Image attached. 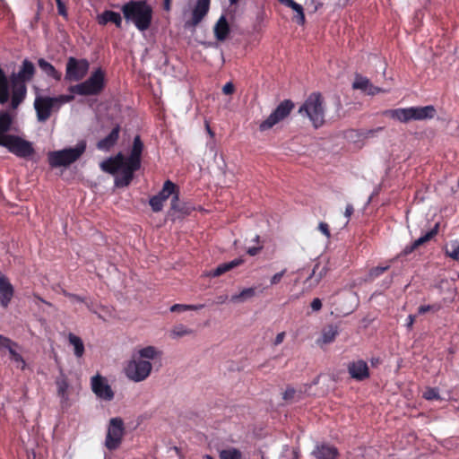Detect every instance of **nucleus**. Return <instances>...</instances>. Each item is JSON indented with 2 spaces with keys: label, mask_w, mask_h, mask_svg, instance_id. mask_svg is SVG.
Returning <instances> with one entry per match:
<instances>
[{
  "label": "nucleus",
  "mask_w": 459,
  "mask_h": 459,
  "mask_svg": "<svg viewBox=\"0 0 459 459\" xmlns=\"http://www.w3.org/2000/svg\"><path fill=\"white\" fill-rule=\"evenodd\" d=\"M255 296V288H247L240 291L238 294L232 295L230 301L234 303H243Z\"/></svg>",
  "instance_id": "nucleus-29"
},
{
  "label": "nucleus",
  "mask_w": 459,
  "mask_h": 459,
  "mask_svg": "<svg viewBox=\"0 0 459 459\" xmlns=\"http://www.w3.org/2000/svg\"><path fill=\"white\" fill-rule=\"evenodd\" d=\"M0 348L6 349L10 355L11 351H15L17 348H19V344L8 337L0 335Z\"/></svg>",
  "instance_id": "nucleus-36"
},
{
  "label": "nucleus",
  "mask_w": 459,
  "mask_h": 459,
  "mask_svg": "<svg viewBox=\"0 0 459 459\" xmlns=\"http://www.w3.org/2000/svg\"><path fill=\"white\" fill-rule=\"evenodd\" d=\"M354 212V208H353V205L349 204L346 205V208H345V212H344V215L346 218H350L351 216V214L353 213Z\"/></svg>",
  "instance_id": "nucleus-62"
},
{
  "label": "nucleus",
  "mask_w": 459,
  "mask_h": 459,
  "mask_svg": "<svg viewBox=\"0 0 459 459\" xmlns=\"http://www.w3.org/2000/svg\"><path fill=\"white\" fill-rule=\"evenodd\" d=\"M244 263V260L242 258H236L230 262L222 263L219 264L216 268L211 270L208 273L210 277H219L234 268H237L238 266L241 265Z\"/></svg>",
  "instance_id": "nucleus-19"
},
{
  "label": "nucleus",
  "mask_w": 459,
  "mask_h": 459,
  "mask_svg": "<svg viewBox=\"0 0 459 459\" xmlns=\"http://www.w3.org/2000/svg\"><path fill=\"white\" fill-rule=\"evenodd\" d=\"M390 265L387 264L385 266H377L369 270L368 278L369 280H374L383 274L385 271L389 269Z\"/></svg>",
  "instance_id": "nucleus-45"
},
{
  "label": "nucleus",
  "mask_w": 459,
  "mask_h": 459,
  "mask_svg": "<svg viewBox=\"0 0 459 459\" xmlns=\"http://www.w3.org/2000/svg\"><path fill=\"white\" fill-rule=\"evenodd\" d=\"M348 372L357 381H363L369 377V368L366 361L358 359L348 365Z\"/></svg>",
  "instance_id": "nucleus-15"
},
{
  "label": "nucleus",
  "mask_w": 459,
  "mask_h": 459,
  "mask_svg": "<svg viewBox=\"0 0 459 459\" xmlns=\"http://www.w3.org/2000/svg\"><path fill=\"white\" fill-rule=\"evenodd\" d=\"M383 130V127H377L376 129H370V130H365L361 133V135L364 138H370L373 137L377 133Z\"/></svg>",
  "instance_id": "nucleus-56"
},
{
  "label": "nucleus",
  "mask_w": 459,
  "mask_h": 459,
  "mask_svg": "<svg viewBox=\"0 0 459 459\" xmlns=\"http://www.w3.org/2000/svg\"><path fill=\"white\" fill-rule=\"evenodd\" d=\"M68 340L70 344L74 346V355L81 358L84 353V345L82 339L74 333H69Z\"/></svg>",
  "instance_id": "nucleus-31"
},
{
  "label": "nucleus",
  "mask_w": 459,
  "mask_h": 459,
  "mask_svg": "<svg viewBox=\"0 0 459 459\" xmlns=\"http://www.w3.org/2000/svg\"><path fill=\"white\" fill-rule=\"evenodd\" d=\"M14 294L13 286L11 284L7 277L0 276V305L6 308Z\"/></svg>",
  "instance_id": "nucleus-16"
},
{
  "label": "nucleus",
  "mask_w": 459,
  "mask_h": 459,
  "mask_svg": "<svg viewBox=\"0 0 459 459\" xmlns=\"http://www.w3.org/2000/svg\"><path fill=\"white\" fill-rule=\"evenodd\" d=\"M34 108L38 120L45 122L51 117L52 110L56 108V105L52 97L38 96L34 100Z\"/></svg>",
  "instance_id": "nucleus-12"
},
{
  "label": "nucleus",
  "mask_w": 459,
  "mask_h": 459,
  "mask_svg": "<svg viewBox=\"0 0 459 459\" xmlns=\"http://www.w3.org/2000/svg\"><path fill=\"white\" fill-rule=\"evenodd\" d=\"M439 309V306L437 305H422L419 307L418 312L419 314H425L429 311L436 312Z\"/></svg>",
  "instance_id": "nucleus-51"
},
{
  "label": "nucleus",
  "mask_w": 459,
  "mask_h": 459,
  "mask_svg": "<svg viewBox=\"0 0 459 459\" xmlns=\"http://www.w3.org/2000/svg\"><path fill=\"white\" fill-rule=\"evenodd\" d=\"M294 108V103L290 100L281 101L272 114L262 123L260 130H267L286 118Z\"/></svg>",
  "instance_id": "nucleus-11"
},
{
  "label": "nucleus",
  "mask_w": 459,
  "mask_h": 459,
  "mask_svg": "<svg viewBox=\"0 0 459 459\" xmlns=\"http://www.w3.org/2000/svg\"><path fill=\"white\" fill-rule=\"evenodd\" d=\"M385 114L388 115L393 119L398 120L399 122L402 123H408L409 121L413 120L411 107L390 109L385 111Z\"/></svg>",
  "instance_id": "nucleus-24"
},
{
  "label": "nucleus",
  "mask_w": 459,
  "mask_h": 459,
  "mask_svg": "<svg viewBox=\"0 0 459 459\" xmlns=\"http://www.w3.org/2000/svg\"><path fill=\"white\" fill-rule=\"evenodd\" d=\"M178 203H179V190H178V187H177V190L171 198V203H170L171 209H173L175 211H180L181 209L179 208Z\"/></svg>",
  "instance_id": "nucleus-50"
},
{
  "label": "nucleus",
  "mask_w": 459,
  "mask_h": 459,
  "mask_svg": "<svg viewBox=\"0 0 459 459\" xmlns=\"http://www.w3.org/2000/svg\"><path fill=\"white\" fill-rule=\"evenodd\" d=\"M219 456L220 459H242V453L235 447H230L221 450Z\"/></svg>",
  "instance_id": "nucleus-33"
},
{
  "label": "nucleus",
  "mask_w": 459,
  "mask_h": 459,
  "mask_svg": "<svg viewBox=\"0 0 459 459\" xmlns=\"http://www.w3.org/2000/svg\"><path fill=\"white\" fill-rule=\"evenodd\" d=\"M192 333H193V330L186 327L183 325H178L174 326L173 329L171 330V336L173 338H178V337L189 335Z\"/></svg>",
  "instance_id": "nucleus-38"
},
{
  "label": "nucleus",
  "mask_w": 459,
  "mask_h": 459,
  "mask_svg": "<svg viewBox=\"0 0 459 459\" xmlns=\"http://www.w3.org/2000/svg\"><path fill=\"white\" fill-rule=\"evenodd\" d=\"M327 272L328 268L326 266H323L320 269L319 264H316L308 279L316 277V283H318L326 275Z\"/></svg>",
  "instance_id": "nucleus-40"
},
{
  "label": "nucleus",
  "mask_w": 459,
  "mask_h": 459,
  "mask_svg": "<svg viewBox=\"0 0 459 459\" xmlns=\"http://www.w3.org/2000/svg\"><path fill=\"white\" fill-rule=\"evenodd\" d=\"M10 359L13 361L16 364V368H20L21 370H24L26 368V361L22 358V356L17 352V351H11Z\"/></svg>",
  "instance_id": "nucleus-39"
},
{
  "label": "nucleus",
  "mask_w": 459,
  "mask_h": 459,
  "mask_svg": "<svg viewBox=\"0 0 459 459\" xmlns=\"http://www.w3.org/2000/svg\"><path fill=\"white\" fill-rule=\"evenodd\" d=\"M284 337H285L284 332L279 333L275 337L274 345H279L280 343H281L284 340Z\"/></svg>",
  "instance_id": "nucleus-63"
},
{
  "label": "nucleus",
  "mask_w": 459,
  "mask_h": 459,
  "mask_svg": "<svg viewBox=\"0 0 459 459\" xmlns=\"http://www.w3.org/2000/svg\"><path fill=\"white\" fill-rule=\"evenodd\" d=\"M63 294L71 299H74V300H76L78 302H85V299L77 295V294H74V293H70V292H67L66 290H63Z\"/></svg>",
  "instance_id": "nucleus-58"
},
{
  "label": "nucleus",
  "mask_w": 459,
  "mask_h": 459,
  "mask_svg": "<svg viewBox=\"0 0 459 459\" xmlns=\"http://www.w3.org/2000/svg\"><path fill=\"white\" fill-rule=\"evenodd\" d=\"M437 229H438V224H436L435 227L431 230L428 231L426 234H424L423 236H421L420 238H419L418 239L413 241L414 247H416V248H418L421 245L429 241L434 236H436L437 234Z\"/></svg>",
  "instance_id": "nucleus-34"
},
{
  "label": "nucleus",
  "mask_w": 459,
  "mask_h": 459,
  "mask_svg": "<svg viewBox=\"0 0 459 459\" xmlns=\"http://www.w3.org/2000/svg\"><path fill=\"white\" fill-rule=\"evenodd\" d=\"M55 2L56 4L58 14L61 15L62 17H64L65 19H67V17H68L67 9H66V6H65V3L63 2V0H55Z\"/></svg>",
  "instance_id": "nucleus-49"
},
{
  "label": "nucleus",
  "mask_w": 459,
  "mask_h": 459,
  "mask_svg": "<svg viewBox=\"0 0 459 459\" xmlns=\"http://www.w3.org/2000/svg\"><path fill=\"white\" fill-rule=\"evenodd\" d=\"M143 151V143L139 135L134 138L133 146L131 149L130 155L126 158L127 161L132 164L141 166V157Z\"/></svg>",
  "instance_id": "nucleus-20"
},
{
  "label": "nucleus",
  "mask_w": 459,
  "mask_h": 459,
  "mask_svg": "<svg viewBox=\"0 0 459 459\" xmlns=\"http://www.w3.org/2000/svg\"><path fill=\"white\" fill-rule=\"evenodd\" d=\"M90 68L87 59L70 56L65 65V80L79 82L85 77Z\"/></svg>",
  "instance_id": "nucleus-10"
},
{
  "label": "nucleus",
  "mask_w": 459,
  "mask_h": 459,
  "mask_svg": "<svg viewBox=\"0 0 459 459\" xmlns=\"http://www.w3.org/2000/svg\"><path fill=\"white\" fill-rule=\"evenodd\" d=\"M36 73L34 64L29 59H24L17 73H13L10 76L11 83V103L10 108L13 110L24 101L27 96V82H30Z\"/></svg>",
  "instance_id": "nucleus-1"
},
{
  "label": "nucleus",
  "mask_w": 459,
  "mask_h": 459,
  "mask_svg": "<svg viewBox=\"0 0 459 459\" xmlns=\"http://www.w3.org/2000/svg\"><path fill=\"white\" fill-rule=\"evenodd\" d=\"M369 83L370 81L368 78L357 74L352 83V88L355 90H360L364 91L365 90H368V86H369Z\"/></svg>",
  "instance_id": "nucleus-35"
},
{
  "label": "nucleus",
  "mask_w": 459,
  "mask_h": 459,
  "mask_svg": "<svg viewBox=\"0 0 459 459\" xmlns=\"http://www.w3.org/2000/svg\"><path fill=\"white\" fill-rule=\"evenodd\" d=\"M325 111L324 99L318 92L311 93L298 110L299 114L307 117L316 128L324 125Z\"/></svg>",
  "instance_id": "nucleus-4"
},
{
  "label": "nucleus",
  "mask_w": 459,
  "mask_h": 459,
  "mask_svg": "<svg viewBox=\"0 0 459 459\" xmlns=\"http://www.w3.org/2000/svg\"><path fill=\"white\" fill-rule=\"evenodd\" d=\"M126 433L124 420L119 418H111L108 426L105 438V446L109 451L117 450L122 444Z\"/></svg>",
  "instance_id": "nucleus-8"
},
{
  "label": "nucleus",
  "mask_w": 459,
  "mask_h": 459,
  "mask_svg": "<svg viewBox=\"0 0 459 459\" xmlns=\"http://www.w3.org/2000/svg\"><path fill=\"white\" fill-rule=\"evenodd\" d=\"M234 91H235V86H234V84L231 82H227L222 87V92L225 95H230V94H232L234 92Z\"/></svg>",
  "instance_id": "nucleus-57"
},
{
  "label": "nucleus",
  "mask_w": 459,
  "mask_h": 459,
  "mask_svg": "<svg viewBox=\"0 0 459 459\" xmlns=\"http://www.w3.org/2000/svg\"><path fill=\"white\" fill-rule=\"evenodd\" d=\"M140 168L141 166L136 164L134 165L125 159V163L120 169L121 175L130 176L131 178H134V172L137 171Z\"/></svg>",
  "instance_id": "nucleus-37"
},
{
  "label": "nucleus",
  "mask_w": 459,
  "mask_h": 459,
  "mask_svg": "<svg viewBox=\"0 0 459 459\" xmlns=\"http://www.w3.org/2000/svg\"><path fill=\"white\" fill-rule=\"evenodd\" d=\"M300 397V392H298L296 389L292 387H288L286 391L283 393V399L285 401L292 402Z\"/></svg>",
  "instance_id": "nucleus-44"
},
{
  "label": "nucleus",
  "mask_w": 459,
  "mask_h": 459,
  "mask_svg": "<svg viewBox=\"0 0 459 459\" xmlns=\"http://www.w3.org/2000/svg\"><path fill=\"white\" fill-rule=\"evenodd\" d=\"M91 389L100 399L111 401L114 398V392L108 384L105 377L96 375L91 377Z\"/></svg>",
  "instance_id": "nucleus-13"
},
{
  "label": "nucleus",
  "mask_w": 459,
  "mask_h": 459,
  "mask_svg": "<svg viewBox=\"0 0 459 459\" xmlns=\"http://www.w3.org/2000/svg\"><path fill=\"white\" fill-rule=\"evenodd\" d=\"M125 156L119 152L114 157H110L100 163V168L103 171L115 175L122 168L125 163Z\"/></svg>",
  "instance_id": "nucleus-17"
},
{
  "label": "nucleus",
  "mask_w": 459,
  "mask_h": 459,
  "mask_svg": "<svg viewBox=\"0 0 459 459\" xmlns=\"http://www.w3.org/2000/svg\"><path fill=\"white\" fill-rule=\"evenodd\" d=\"M133 178L130 176L121 175L120 177L116 178L115 185L118 187H125L130 185Z\"/></svg>",
  "instance_id": "nucleus-47"
},
{
  "label": "nucleus",
  "mask_w": 459,
  "mask_h": 459,
  "mask_svg": "<svg viewBox=\"0 0 459 459\" xmlns=\"http://www.w3.org/2000/svg\"><path fill=\"white\" fill-rule=\"evenodd\" d=\"M124 18L140 31L147 30L152 21V8L145 0H130L121 7Z\"/></svg>",
  "instance_id": "nucleus-2"
},
{
  "label": "nucleus",
  "mask_w": 459,
  "mask_h": 459,
  "mask_svg": "<svg viewBox=\"0 0 459 459\" xmlns=\"http://www.w3.org/2000/svg\"><path fill=\"white\" fill-rule=\"evenodd\" d=\"M139 359H153L158 354L157 350L153 346H147L145 348L141 349L138 351Z\"/></svg>",
  "instance_id": "nucleus-41"
},
{
  "label": "nucleus",
  "mask_w": 459,
  "mask_h": 459,
  "mask_svg": "<svg viewBox=\"0 0 459 459\" xmlns=\"http://www.w3.org/2000/svg\"><path fill=\"white\" fill-rule=\"evenodd\" d=\"M338 334V327L333 325H330L325 326L322 330V334L320 339L318 340V343L327 344L334 341L335 337Z\"/></svg>",
  "instance_id": "nucleus-28"
},
{
  "label": "nucleus",
  "mask_w": 459,
  "mask_h": 459,
  "mask_svg": "<svg viewBox=\"0 0 459 459\" xmlns=\"http://www.w3.org/2000/svg\"><path fill=\"white\" fill-rule=\"evenodd\" d=\"M120 126L117 125L111 132L97 143V148L101 151H109L119 138Z\"/></svg>",
  "instance_id": "nucleus-18"
},
{
  "label": "nucleus",
  "mask_w": 459,
  "mask_h": 459,
  "mask_svg": "<svg viewBox=\"0 0 459 459\" xmlns=\"http://www.w3.org/2000/svg\"><path fill=\"white\" fill-rule=\"evenodd\" d=\"M152 368V365L150 361L134 358L126 364L125 373L130 380L141 382L150 376Z\"/></svg>",
  "instance_id": "nucleus-9"
},
{
  "label": "nucleus",
  "mask_w": 459,
  "mask_h": 459,
  "mask_svg": "<svg viewBox=\"0 0 459 459\" xmlns=\"http://www.w3.org/2000/svg\"><path fill=\"white\" fill-rule=\"evenodd\" d=\"M414 321H415V316L409 315L408 318H407V324H406L407 327L411 328L412 326V325L414 324Z\"/></svg>",
  "instance_id": "nucleus-64"
},
{
  "label": "nucleus",
  "mask_w": 459,
  "mask_h": 459,
  "mask_svg": "<svg viewBox=\"0 0 459 459\" xmlns=\"http://www.w3.org/2000/svg\"><path fill=\"white\" fill-rule=\"evenodd\" d=\"M164 201L161 200L157 195L150 198L149 204L152 212H159L163 209Z\"/></svg>",
  "instance_id": "nucleus-43"
},
{
  "label": "nucleus",
  "mask_w": 459,
  "mask_h": 459,
  "mask_svg": "<svg viewBox=\"0 0 459 459\" xmlns=\"http://www.w3.org/2000/svg\"><path fill=\"white\" fill-rule=\"evenodd\" d=\"M211 0H197L192 11V17L190 21L186 22L187 26L195 27L209 12Z\"/></svg>",
  "instance_id": "nucleus-14"
},
{
  "label": "nucleus",
  "mask_w": 459,
  "mask_h": 459,
  "mask_svg": "<svg viewBox=\"0 0 459 459\" xmlns=\"http://www.w3.org/2000/svg\"><path fill=\"white\" fill-rule=\"evenodd\" d=\"M318 230L323 234L325 235L327 238H331V233H330V230H329V226L326 222H320L318 224Z\"/></svg>",
  "instance_id": "nucleus-53"
},
{
  "label": "nucleus",
  "mask_w": 459,
  "mask_h": 459,
  "mask_svg": "<svg viewBox=\"0 0 459 459\" xmlns=\"http://www.w3.org/2000/svg\"><path fill=\"white\" fill-rule=\"evenodd\" d=\"M437 397H438V394L436 392V390H434V389H429L428 391H426L424 393V398H426L427 400H432V399H436Z\"/></svg>",
  "instance_id": "nucleus-59"
},
{
  "label": "nucleus",
  "mask_w": 459,
  "mask_h": 459,
  "mask_svg": "<svg viewBox=\"0 0 459 459\" xmlns=\"http://www.w3.org/2000/svg\"><path fill=\"white\" fill-rule=\"evenodd\" d=\"M133 178L130 176L121 175L120 177L116 178L115 185L118 187H125L130 185Z\"/></svg>",
  "instance_id": "nucleus-48"
},
{
  "label": "nucleus",
  "mask_w": 459,
  "mask_h": 459,
  "mask_svg": "<svg viewBox=\"0 0 459 459\" xmlns=\"http://www.w3.org/2000/svg\"><path fill=\"white\" fill-rule=\"evenodd\" d=\"M98 22L100 25H106L108 22H112L117 28L120 29L122 27V17L120 13L117 12L106 10L98 16Z\"/></svg>",
  "instance_id": "nucleus-22"
},
{
  "label": "nucleus",
  "mask_w": 459,
  "mask_h": 459,
  "mask_svg": "<svg viewBox=\"0 0 459 459\" xmlns=\"http://www.w3.org/2000/svg\"><path fill=\"white\" fill-rule=\"evenodd\" d=\"M364 92H366L368 95H375L380 92H387L386 90H383L379 87L374 86L371 82L369 83V86H368V90H365Z\"/></svg>",
  "instance_id": "nucleus-52"
},
{
  "label": "nucleus",
  "mask_w": 459,
  "mask_h": 459,
  "mask_svg": "<svg viewBox=\"0 0 459 459\" xmlns=\"http://www.w3.org/2000/svg\"><path fill=\"white\" fill-rule=\"evenodd\" d=\"M313 454L318 459H336L338 455L337 449L330 446H317Z\"/></svg>",
  "instance_id": "nucleus-26"
},
{
  "label": "nucleus",
  "mask_w": 459,
  "mask_h": 459,
  "mask_svg": "<svg viewBox=\"0 0 459 459\" xmlns=\"http://www.w3.org/2000/svg\"><path fill=\"white\" fill-rule=\"evenodd\" d=\"M286 270H282L280 273H275L270 280V285H275L279 283L282 278V276L285 274Z\"/></svg>",
  "instance_id": "nucleus-55"
},
{
  "label": "nucleus",
  "mask_w": 459,
  "mask_h": 459,
  "mask_svg": "<svg viewBox=\"0 0 459 459\" xmlns=\"http://www.w3.org/2000/svg\"><path fill=\"white\" fill-rule=\"evenodd\" d=\"M279 2L284 5L291 8L296 13V15L294 17L296 22L300 25L304 24L305 14H304V10H303L302 5L294 2L293 0H279Z\"/></svg>",
  "instance_id": "nucleus-27"
},
{
  "label": "nucleus",
  "mask_w": 459,
  "mask_h": 459,
  "mask_svg": "<svg viewBox=\"0 0 459 459\" xmlns=\"http://www.w3.org/2000/svg\"><path fill=\"white\" fill-rule=\"evenodd\" d=\"M56 384L57 386L58 396L61 397L62 401H66L68 399L67 391L69 388L67 378L65 376H61L57 377Z\"/></svg>",
  "instance_id": "nucleus-32"
},
{
  "label": "nucleus",
  "mask_w": 459,
  "mask_h": 459,
  "mask_svg": "<svg viewBox=\"0 0 459 459\" xmlns=\"http://www.w3.org/2000/svg\"><path fill=\"white\" fill-rule=\"evenodd\" d=\"M178 186L170 180H166L163 184L162 189L157 194V195L166 202L170 195H173L177 190Z\"/></svg>",
  "instance_id": "nucleus-30"
},
{
  "label": "nucleus",
  "mask_w": 459,
  "mask_h": 459,
  "mask_svg": "<svg viewBox=\"0 0 459 459\" xmlns=\"http://www.w3.org/2000/svg\"><path fill=\"white\" fill-rule=\"evenodd\" d=\"M39 67L45 73L48 77L55 79L56 81H60L62 78V73L57 71L55 66L45 60L44 58H39L38 60Z\"/></svg>",
  "instance_id": "nucleus-25"
},
{
  "label": "nucleus",
  "mask_w": 459,
  "mask_h": 459,
  "mask_svg": "<svg viewBox=\"0 0 459 459\" xmlns=\"http://www.w3.org/2000/svg\"><path fill=\"white\" fill-rule=\"evenodd\" d=\"M204 307V305H185V304H175L170 307L171 312H185L187 310H198Z\"/></svg>",
  "instance_id": "nucleus-42"
},
{
  "label": "nucleus",
  "mask_w": 459,
  "mask_h": 459,
  "mask_svg": "<svg viewBox=\"0 0 459 459\" xmlns=\"http://www.w3.org/2000/svg\"><path fill=\"white\" fill-rule=\"evenodd\" d=\"M18 158L30 160L35 154V149L31 142L13 134L9 136L1 145Z\"/></svg>",
  "instance_id": "nucleus-7"
},
{
  "label": "nucleus",
  "mask_w": 459,
  "mask_h": 459,
  "mask_svg": "<svg viewBox=\"0 0 459 459\" xmlns=\"http://www.w3.org/2000/svg\"><path fill=\"white\" fill-rule=\"evenodd\" d=\"M10 99L8 77L0 66V104H5ZM14 117L8 110L0 111V145L12 134H8L13 124Z\"/></svg>",
  "instance_id": "nucleus-3"
},
{
  "label": "nucleus",
  "mask_w": 459,
  "mask_h": 459,
  "mask_svg": "<svg viewBox=\"0 0 459 459\" xmlns=\"http://www.w3.org/2000/svg\"><path fill=\"white\" fill-rule=\"evenodd\" d=\"M311 308L314 311H319L322 308V301L318 298L314 299L311 302Z\"/></svg>",
  "instance_id": "nucleus-60"
},
{
  "label": "nucleus",
  "mask_w": 459,
  "mask_h": 459,
  "mask_svg": "<svg viewBox=\"0 0 459 459\" xmlns=\"http://www.w3.org/2000/svg\"><path fill=\"white\" fill-rule=\"evenodd\" d=\"M413 120H425L433 118L436 115V108L432 105L425 107H411Z\"/></svg>",
  "instance_id": "nucleus-23"
},
{
  "label": "nucleus",
  "mask_w": 459,
  "mask_h": 459,
  "mask_svg": "<svg viewBox=\"0 0 459 459\" xmlns=\"http://www.w3.org/2000/svg\"><path fill=\"white\" fill-rule=\"evenodd\" d=\"M446 255L454 260L459 261V245L453 246V249L451 251L446 250Z\"/></svg>",
  "instance_id": "nucleus-54"
},
{
  "label": "nucleus",
  "mask_w": 459,
  "mask_h": 459,
  "mask_svg": "<svg viewBox=\"0 0 459 459\" xmlns=\"http://www.w3.org/2000/svg\"><path fill=\"white\" fill-rule=\"evenodd\" d=\"M415 249H417V248H416V247H414V244L412 242L411 245H408L403 248L401 255H407L411 254V252H413Z\"/></svg>",
  "instance_id": "nucleus-61"
},
{
  "label": "nucleus",
  "mask_w": 459,
  "mask_h": 459,
  "mask_svg": "<svg viewBox=\"0 0 459 459\" xmlns=\"http://www.w3.org/2000/svg\"><path fill=\"white\" fill-rule=\"evenodd\" d=\"M105 87V74L101 68L96 69L84 82L69 87V91L81 96L100 94Z\"/></svg>",
  "instance_id": "nucleus-6"
},
{
  "label": "nucleus",
  "mask_w": 459,
  "mask_h": 459,
  "mask_svg": "<svg viewBox=\"0 0 459 459\" xmlns=\"http://www.w3.org/2000/svg\"><path fill=\"white\" fill-rule=\"evenodd\" d=\"M86 142L80 141L74 148H66L60 151L49 152L48 163L51 168L66 167L76 161L85 152Z\"/></svg>",
  "instance_id": "nucleus-5"
},
{
  "label": "nucleus",
  "mask_w": 459,
  "mask_h": 459,
  "mask_svg": "<svg viewBox=\"0 0 459 459\" xmlns=\"http://www.w3.org/2000/svg\"><path fill=\"white\" fill-rule=\"evenodd\" d=\"M213 31L217 40L223 41L227 39L230 32V28L224 15L219 18L214 25Z\"/></svg>",
  "instance_id": "nucleus-21"
},
{
  "label": "nucleus",
  "mask_w": 459,
  "mask_h": 459,
  "mask_svg": "<svg viewBox=\"0 0 459 459\" xmlns=\"http://www.w3.org/2000/svg\"><path fill=\"white\" fill-rule=\"evenodd\" d=\"M52 98L56 105V109H58L62 104L71 102L74 99V95H59Z\"/></svg>",
  "instance_id": "nucleus-46"
}]
</instances>
